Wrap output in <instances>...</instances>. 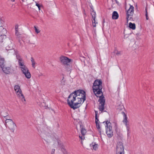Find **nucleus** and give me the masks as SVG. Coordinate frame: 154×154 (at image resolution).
Segmentation results:
<instances>
[{
	"instance_id": "obj_1",
	"label": "nucleus",
	"mask_w": 154,
	"mask_h": 154,
	"mask_svg": "<svg viewBox=\"0 0 154 154\" xmlns=\"http://www.w3.org/2000/svg\"><path fill=\"white\" fill-rule=\"evenodd\" d=\"M86 99L85 92L79 90L71 93L68 97L67 103L69 106L74 109L79 107Z\"/></svg>"
},
{
	"instance_id": "obj_2",
	"label": "nucleus",
	"mask_w": 154,
	"mask_h": 154,
	"mask_svg": "<svg viewBox=\"0 0 154 154\" xmlns=\"http://www.w3.org/2000/svg\"><path fill=\"white\" fill-rule=\"evenodd\" d=\"M102 80L98 79L95 80L93 84V92L97 97L103 95L102 91Z\"/></svg>"
},
{
	"instance_id": "obj_3",
	"label": "nucleus",
	"mask_w": 154,
	"mask_h": 154,
	"mask_svg": "<svg viewBox=\"0 0 154 154\" xmlns=\"http://www.w3.org/2000/svg\"><path fill=\"white\" fill-rule=\"evenodd\" d=\"M59 60L62 64L65 66H67L66 70H69V69L68 68L70 67L69 65L70 62L72 61V60L69 58L67 57L63 56H61L60 57Z\"/></svg>"
},
{
	"instance_id": "obj_4",
	"label": "nucleus",
	"mask_w": 154,
	"mask_h": 154,
	"mask_svg": "<svg viewBox=\"0 0 154 154\" xmlns=\"http://www.w3.org/2000/svg\"><path fill=\"white\" fill-rule=\"evenodd\" d=\"M14 89L17 97L21 99L23 101H26L22 93L20 87L18 85H16L14 86Z\"/></svg>"
},
{
	"instance_id": "obj_5",
	"label": "nucleus",
	"mask_w": 154,
	"mask_h": 154,
	"mask_svg": "<svg viewBox=\"0 0 154 154\" xmlns=\"http://www.w3.org/2000/svg\"><path fill=\"white\" fill-rule=\"evenodd\" d=\"M105 122H103V123H105ZM106 124V134L108 137H111L113 135V132L112 130V127L111 125V124L108 121L105 122Z\"/></svg>"
},
{
	"instance_id": "obj_6",
	"label": "nucleus",
	"mask_w": 154,
	"mask_h": 154,
	"mask_svg": "<svg viewBox=\"0 0 154 154\" xmlns=\"http://www.w3.org/2000/svg\"><path fill=\"white\" fill-rule=\"evenodd\" d=\"M99 99L98 101L100 102V105L99 106L98 109L99 110L101 111V113L103 112H106V111H104V105L105 103V97L103 95L99 97Z\"/></svg>"
},
{
	"instance_id": "obj_7",
	"label": "nucleus",
	"mask_w": 154,
	"mask_h": 154,
	"mask_svg": "<svg viewBox=\"0 0 154 154\" xmlns=\"http://www.w3.org/2000/svg\"><path fill=\"white\" fill-rule=\"evenodd\" d=\"M5 125L10 129L12 130L13 132L14 130L15 127L16 125L12 120L11 119H6L5 121Z\"/></svg>"
},
{
	"instance_id": "obj_8",
	"label": "nucleus",
	"mask_w": 154,
	"mask_h": 154,
	"mask_svg": "<svg viewBox=\"0 0 154 154\" xmlns=\"http://www.w3.org/2000/svg\"><path fill=\"white\" fill-rule=\"evenodd\" d=\"M134 12V7L132 5H130L129 9L127 12V17L126 19L127 21L130 20L132 18V17L133 15Z\"/></svg>"
},
{
	"instance_id": "obj_9",
	"label": "nucleus",
	"mask_w": 154,
	"mask_h": 154,
	"mask_svg": "<svg viewBox=\"0 0 154 154\" xmlns=\"http://www.w3.org/2000/svg\"><path fill=\"white\" fill-rule=\"evenodd\" d=\"M20 68L23 73L25 75L27 79H29L31 77V75L26 66L24 65L20 67Z\"/></svg>"
},
{
	"instance_id": "obj_10",
	"label": "nucleus",
	"mask_w": 154,
	"mask_h": 154,
	"mask_svg": "<svg viewBox=\"0 0 154 154\" xmlns=\"http://www.w3.org/2000/svg\"><path fill=\"white\" fill-rule=\"evenodd\" d=\"M124 148L122 143L121 141L118 142L116 146V152H124Z\"/></svg>"
},
{
	"instance_id": "obj_11",
	"label": "nucleus",
	"mask_w": 154,
	"mask_h": 154,
	"mask_svg": "<svg viewBox=\"0 0 154 154\" xmlns=\"http://www.w3.org/2000/svg\"><path fill=\"white\" fill-rule=\"evenodd\" d=\"M1 68L3 72L6 74L12 73H13L14 71L13 69L9 67H4V66H2Z\"/></svg>"
},
{
	"instance_id": "obj_12",
	"label": "nucleus",
	"mask_w": 154,
	"mask_h": 154,
	"mask_svg": "<svg viewBox=\"0 0 154 154\" xmlns=\"http://www.w3.org/2000/svg\"><path fill=\"white\" fill-rule=\"evenodd\" d=\"M95 123L96 125V126L97 129H100V125L99 123V120L98 119L99 116H97L98 112L97 111L95 110Z\"/></svg>"
},
{
	"instance_id": "obj_13",
	"label": "nucleus",
	"mask_w": 154,
	"mask_h": 154,
	"mask_svg": "<svg viewBox=\"0 0 154 154\" xmlns=\"http://www.w3.org/2000/svg\"><path fill=\"white\" fill-rule=\"evenodd\" d=\"M86 132V130L84 128H82L81 130V133L82 135H79V138L81 140V143H82V140H84L85 139L84 135Z\"/></svg>"
},
{
	"instance_id": "obj_14",
	"label": "nucleus",
	"mask_w": 154,
	"mask_h": 154,
	"mask_svg": "<svg viewBox=\"0 0 154 154\" xmlns=\"http://www.w3.org/2000/svg\"><path fill=\"white\" fill-rule=\"evenodd\" d=\"M124 114V119L122 121L123 122L125 125L126 127L130 126L129 124V122L127 119V117L126 115L125 114V113L123 112Z\"/></svg>"
},
{
	"instance_id": "obj_15",
	"label": "nucleus",
	"mask_w": 154,
	"mask_h": 154,
	"mask_svg": "<svg viewBox=\"0 0 154 154\" xmlns=\"http://www.w3.org/2000/svg\"><path fill=\"white\" fill-rule=\"evenodd\" d=\"M17 59L18 60V64L20 67L24 66V61L20 56H17Z\"/></svg>"
},
{
	"instance_id": "obj_16",
	"label": "nucleus",
	"mask_w": 154,
	"mask_h": 154,
	"mask_svg": "<svg viewBox=\"0 0 154 154\" xmlns=\"http://www.w3.org/2000/svg\"><path fill=\"white\" fill-rule=\"evenodd\" d=\"M119 14L116 11H114L112 14V18L113 19H117L118 18Z\"/></svg>"
},
{
	"instance_id": "obj_17",
	"label": "nucleus",
	"mask_w": 154,
	"mask_h": 154,
	"mask_svg": "<svg viewBox=\"0 0 154 154\" xmlns=\"http://www.w3.org/2000/svg\"><path fill=\"white\" fill-rule=\"evenodd\" d=\"M129 27L133 30H134L136 28V26L135 23H132L130 22L129 24Z\"/></svg>"
},
{
	"instance_id": "obj_18",
	"label": "nucleus",
	"mask_w": 154,
	"mask_h": 154,
	"mask_svg": "<svg viewBox=\"0 0 154 154\" xmlns=\"http://www.w3.org/2000/svg\"><path fill=\"white\" fill-rule=\"evenodd\" d=\"M90 146H91L93 147V149L95 150H96L97 149L98 145L97 144L95 143H92V144H90Z\"/></svg>"
},
{
	"instance_id": "obj_19",
	"label": "nucleus",
	"mask_w": 154,
	"mask_h": 154,
	"mask_svg": "<svg viewBox=\"0 0 154 154\" xmlns=\"http://www.w3.org/2000/svg\"><path fill=\"white\" fill-rule=\"evenodd\" d=\"M66 83V80L64 79V77H63L61 81L60 85L62 86L64 85H65Z\"/></svg>"
},
{
	"instance_id": "obj_20",
	"label": "nucleus",
	"mask_w": 154,
	"mask_h": 154,
	"mask_svg": "<svg viewBox=\"0 0 154 154\" xmlns=\"http://www.w3.org/2000/svg\"><path fill=\"white\" fill-rule=\"evenodd\" d=\"M92 17L93 20H94V22H95V19L96 18V13L95 12L92 11L91 13Z\"/></svg>"
},
{
	"instance_id": "obj_21",
	"label": "nucleus",
	"mask_w": 154,
	"mask_h": 154,
	"mask_svg": "<svg viewBox=\"0 0 154 154\" xmlns=\"http://www.w3.org/2000/svg\"><path fill=\"white\" fill-rule=\"evenodd\" d=\"M31 61L32 63V66L33 68H35V63L34 61V59H33V58L32 57L31 58Z\"/></svg>"
},
{
	"instance_id": "obj_22",
	"label": "nucleus",
	"mask_w": 154,
	"mask_h": 154,
	"mask_svg": "<svg viewBox=\"0 0 154 154\" xmlns=\"http://www.w3.org/2000/svg\"><path fill=\"white\" fill-rule=\"evenodd\" d=\"M18 25H15V30L16 32V35H18L17 34V32L18 31Z\"/></svg>"
},
{
	"instance_id": "obj_23",
	"label": "nucleus",
	"mask_w": 154,
	"mask_h": 154,
	"mask_svg": "<svg viewBox=\"0 0 154 154\" xmlns=\"http://www.w3.org/2000/svg\"><path fill=\"white\" fill-rule=\"evenodd\" d=\"M126 128L127 131V135H129V134L130 133V126L126 127Z\"/></svg>"
},
{
	"instance_id": "obj_24",
	"label": "nucleus",
	"mask_w": 154,
	"mask_h": 154,
	"mask_svg": "<svg viewBox=\"0 0 154 154\" xmlns=\"http://www.w3.org/2000/svg\"><path fill=\"white\" fill-rule=\"evenodd\" d=\"M34 28L35 30V32L36 33L38 34L40 32V30L39 29H38L36 26H34Z\"/></svg>"
},
{
	"instance_id": "obj_25",
	"label": "nucleus",
	"mask_w": 154,
	"mask_h": 154,
	"mask_svg": "<svg viewBox=\"0 0 154 154\" xmlns=\"http://www.w3.org/2000/svg\"><path fill=\"white\" fill-rule=\"evenodd\" d=\"M92 25L94 27H96V24L97 23H95V21L94 22V20H92Z\"/></svg>"
},
{
	"instance_id": "obj_26",
	"label": "nucleus",
	"mask_w": 154,
	"mask_h": 154,
	"mask_svg": "<svg viewBox=\"0 0 154 154\" xmlns=\"http://www.w3.org/2000/svg\"><path fill=\"white\" fill-rule=\"evenodd\" d=\"M14 54L16 55V57L17 58V56H20V55L19 54L18 52L17 51H15Z\"/></svg>"
},
{
	"instance_id": "obj_27",
	"label": "nucleus",
	"mask_w": 154,
	"mask_h": 154,
	"mask_svg": "<svg viewBox=\"0 0 154 154\" xmlns=\"http://www.w3.org/2000/svg\"><path fill=\"white\" fill-rule=\"evenodd\" d=\"M44 129H45V130L44 131H43V132L46 134V132H47L48 131V129L46 127H45Z\"/></svg>"
},
{
	"instance_id": "obj_28",
	"label": "nucleus",
	"mask_w": 154,
	"mask_h": 154,
	"mask_svg": "<svg viewBox=\"0 0 154 154\" xmlns=\"http://www.w3.org/2000/svg\"><path fill=\"white\" fill-rule=\"evenodd\" d=\"M36 5L38 7L39 10H40V5L38 4L37 3H36Z\"/></svg>"
},
{
	"instance_id": "obj_29",
	"label": "nucleus",
	"mask_w": 154,
	"mask_h": 154,
	"mask_svg": "<svg viewBox=\"0 0 154 154\" xmlns=\"http://www.w3.org/2000/svg\"><path fill=\"white\" fill-rule=\"evenodd\" d=\"M116 154H124V152H116Z\"/></svg>"
},
{
	"instance_id": "obj_30",
	"label": "nucleus",
	"mask_w": 154,
	"mask_h": 154,
	"mask_svg": "<svg viewBox=\"0 0 154 154\" xmlns=\"http://www.w3.org/2000/svg\"><path fill=\"white\" fill-rule=\"evenodd\" d=\"M146 17V20H148L149 19V18L148 16V14H146V15H145Z\"/></svg>"
},
{
	"instance_id": "obj_31",
	"label": "nucleus",
	"mask_w": 154,
	"mask_h": 154,
	"mask_svg": "<svg viewBox=\"0 0 154 154\" xmlns=\"http://www.w3.org/2000/svg\"><path fill=\"white\" fill-rule=\"evenodd\" d=\"M116 55H118L119 54H120V52L119 51H117L116 53Z\"/></svg>"
},
{
	"instance_id": "obj_32",
	"label": "nucleus",
	"mask_w": 154,
	"mask_h": 154,
	"mask_svg": "<svg viewBox=\"0 0 154 154\" xmlns=\"http://www.w3.org/2000/svg\"><path fill=\"white\" fill-rule=\"evenodd\" d=\"M55 151V149H53L52 150V151L51 153H52L54 154V153Z\"/></svg>"
},
{
	"instance_id": "obj_33",
	"label": "nucleus",
	"mask_w": 154,
	"mask_h": 154,
	"mask_svg": "<svg viewBox=\"0 0 154 154\" xmlns=\"http://www.w3.org/2000/svg\"><path fill=\"white\" fill-rule=\"evenodd\" d=\"M145 11H146V14H145V15H146V14H148V12H147V11L146 8Z\"/></svg>"
},
{
	"instance_id": "obj_34",
	"label": "nucleus",
	"mask_w": 154,
	"mask_h": 154,
	"mask_svg": "<svg viewBox=\"0 0 154 154\" xmlns=\"http://www.w3.org/2000/svg\"><path fill=\"white\" fill-rule=\"evenodd\" d=\"M115 1L116 2V3L118 4L119 2L117 1L116 0H115Z\"/></svg>"
},
{
	"instance_id": "obj_35",
	"label": "nucleus",
	"mask_w": 154,
	"mask_h": 154,
	"mask_svg": "<svg viewBox=\"0 0 154 154\" xmlns=\"http://www.w3.org/2000/svg\"><path fill=\"white\" fill-rule=\"evenodd\" d=\"M0 21L1 22V23H2V22H3V21L2 20H1L0 19Z\"/></svg>"
},
{
	"instance_id": "obj_36",
	"label": "nucleus",
	"mask_w": 154,
	"mask_h": 154,
	"mask_svg": "<svg viewBox=\"0 0 154 154\" xmlns=\"http://www.w3.org/2000/svg\"><path fill=\"white\" fill-rule=\"evenodd\" d=\"M17 34H18V35H17V36H18L19 35H20V34H19V32H18H18H17Z\"/></svg>"
},
{
	"instance_id": "obj_37",
	"label": "nucleus",
	"mask_w": 154,
	"mask_h": 154,
	"mask_svg": "<svg viewBox=\"0 0 154 154\" xmlns=\"http://www.w3.org/2000/svg\"><path fill=\"white\" fill-rule=\"evenodd\" d=\"M11 1L12 2H14L15 1V0H11Z\"/></svg>"
},
{
	"instance_id": "obj_38",
	"label": "nucleus",
	"mask_w": 154,
	"mask_h": 154,
	"mask_svg": "<svg viewBox=\"0 0 154 154\" xmlns=\"http://www.w3.org/2000/svg\"><path fill=\"white\" fill-rule=\"evenodd\" d=\"M29 43L30 44H32V43H30L29 41Z\"/></svg>"
},
{
	"instance_id": "obj_39",
	"label": "nucleus",
	"mask_w": 154,
	"mask_h": 154,
	"mask_svg": "<svg viewBox=\"0 0 154 154\" xmlns=\"http://www.w3.org/2000/svg\"><path fill=\"white\" fill-rule=\"evenodd\" d=\"M6 116H3V117H5Z\"/></svg>"
},
{
	"instance_id": "obj_40",
	"label": "nucleus",
	"mask_w": 154,
	"mask_h": 154,
	"mask_svg": "<svg viewBox=\"0 0 154 154\" xmlns=\"http://www.w3.org/2000/svg\"><path fill=\"white\" fill-rule=\"evenodd\" d=\"M51 154H54V153H51Z\"/></svg>"
}]
</instances>
